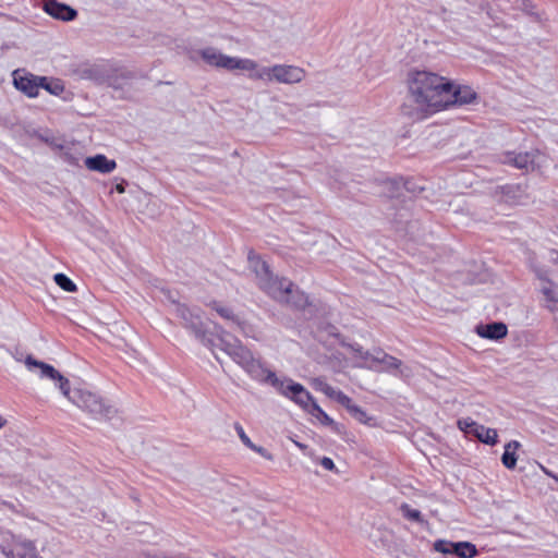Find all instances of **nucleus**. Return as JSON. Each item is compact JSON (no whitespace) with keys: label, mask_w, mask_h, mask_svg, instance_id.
I'll use <instances>...</instances> for the list:
<instances>
[{"label":"nucleus","mask_w":558,"mask_h":558,"mask_svg":"<svg viewBox=\"0 0 558 558\" xmlns=\"http://www.w3.org/2000/svg\"><path fill=\"white\" fill-rule=\"evenodd\" d=\"M372 363L381 365L380 371L399 375L403 379H409L413 376V369L410 366L403 365L401 360L386 353L381 349L374 350Z\"/></svg>","instance_id":"nucleus-9"},{"label":"nucleus","mask_w":558,"mask_h":558,"mask_svg":"<svg viewBox=\"0 0 558 558\" xmlns=\"http://www.w3.org/2000/svg\"><path fill=\"white\" fill-rule=\"evenodd\" d=\"M14 86L28 97L38 95L40 85L46 82V76H35L33 74L20 75L19 71L13 73Z\"/></svg>","instance_id":"nucleus-12"},{"label":"nucleus","mask_w":558,"mask_h":558,"mask_svg":"<svg viewBox=\"0 0 558 558\" xmlns=\"http://www.w3.org/2000/svg\"><path fill=\"white\" fill-rule=\"evenodd\" d=\"M218 347L227 353L233 362H235L251 378L270 385L278 392L283 389L287 377L279 378L275 372L266 368L264 364L255 359L251 350L244 347L239 340H228L223 336H219L217 341L210 347Z\"/></svg>","instance_id":"nucleus-4"},{"label":"nucleus","mask_w":558,"mask_h":558,"mask_svg":"<svg viewBox=\"0 0 558 558\" xmlns=\"http://www.w3.org/2000/svg\"><path fill=\"white\" fill-rule=\"evenodd\" d=\"M400 510L404 518H407L410 521H415L418 523L424 522L422 514L418 510L412 509L408 504H402L400 506Z\"/></svg>","instance_id":"nucleus-29"},{"label":"nucleus","mask_w":558,"mask_h":558,"mask_svg":"<svg viewBox=\"0 0 558 558\" xmlns=\"http://www.w3.org/2000/svg\"><path fill=\"white\" fill-rule=\"evenodd\" d=\"M452 554L459 558H473L477 555V549L474 544L469 542L452 543Z\"/></svg>","instance_id":"nucleus-23"},{"label":"nucleus","mask_w":558,"mask_h":558,"mask_svg":"<svg viewBox=\"0 0 558 558\" xmlns=\"http://www.w3.org/2000/svg\"><path fill=\"white\" fill-rule=\"evenodd\" d=\"M272 72L274 81L282 84L299 83L305 76L304 70L295 65L276 64Z\"/></svg>","instance_id":"nucleus-13"},{"label":"nucleus","mask_w":558,"mask_h":558,"mask_svg":"<svg viewBox=\"0 0 558 558\" xmlns=\"http://www.w3.org/2000/svg\"><path fill=\"white\" fill-rule=\"evenodd\" d=\"M550 311H555L556 307L555 306H549Z\"/></svg>","instance_id":"nucleus-43"},{"label":"nucleus","mask_w":558,"mask_h":558,"mask_svg":"<svg viewBox=\"0 0 558 558\" xmlns=\"http://www.w3.org/2000/svg\"><path fill=\"white\" fill-rule=\"evenodd\" d=\"M133 77L134 74L126 68L108 63L105 85L119 89Z\"/></svg>","instance_id":"nucleus-14"},{"label":"nucleus","mask_w":558,"mask_h":558,"mask_svg":"<svg viewBox=\"0 0 558 558\" xmlns=\"http://www.w3.org/2000/svg\"><path fill=\"white\" fill-rule=\"evenodd\" d=\"M40 87L56 96L61 95L64 90V85L60 80H49L48 77H46V82Z\"/></svg>","instance_id":"nucleus-27"},{"label":"nucleus","mask_w":558,"mask_h":558,"mask_svg":"<svg viewBox=\"0 0 558 558\" xmlns=\"http://www.w3.org/2000/svg\"><path fill=\"white\" fill-rule=\"evenodd\" d=\"M85 166L92 170L100 173H110L117 168L113 159H108L105 155L98 154L85 159Z\"/></svg>","instance_id":"nucleus-19"},{"label":"nucleus","mask_w":558,"mask_h":558,"mask_svg":"<svg viewBox=\"0 0 558 558\" xmlns=\"http://www.w3.org/2000/svg\"><path fill=\"white\" fill-rule=\"evenodd\" d=\"M409 95L402 106V113L413 120H421L429 112L444 109L447 80L436 73L413 70L408 73Z\"/></svg>","instance_id":"nucleus-1"},{"label":"nucleus","mask_w":558,"mask_h":558,"mask_svg":"<svg viewBox=\"0 0 558 558\" xmlns=\"http://www.w3.org/2000/svg\"><path fill=\"white\" fill-rule=\"evenodd\" d=\"M125 184H126V183H125L124 181H122V182L118 183V184L114 186V190H116L118 193L122 194V193H124V192H125Z\"/></svg>","instance_id":"nucleus-38"},{"label":"nucleus","mask_w":558,"mask_h":558,"mask_svg":"<svg viewBox=\"0 0 558 558\" xmlns=\"http://www.w3.org/2000/svg\"><path fill=\"white\" fill-rule=\"evenodd\" d=\"M320 465L328 471L338 473V470H337L333 461L328 457H324L320 459Z\"/></svg>","instance_id":"nucleus-36"},{"label":"nucleus","mask_w":558,"mask_h":558,"mask_svg":"<svg viewBox=\"0 0 558 558\" xmlns=\"http://www.w3.org/2000/svg\"><path fill=\"white\" fill-rule=\"evenodd\" d=\"M520 442L517 440H511L505 446V451L501 456V462L502 464L509 469L512 470L517 465V454L515 450L520 448Z\"/></svg>","instance_id":"nucleus-21"},{"label":"nucleus","mask_w":558,"mask_h":558,"mask_svg":"<svg viewBox=\"0 0 558 558\" xmlns=\"http://www.w3.org/2000/svg\"><path fill=\"white\" fill-rule=\"evenodd\" d=\"M250 268L256 276L258 287L275 301L295 308L308 305V296L286 279L272 275L268 264L258 256H248Z\"/></svg>","instance_id":"nucleus-3"},{"label":"nucleus","mask_w":558,"mask_h":558,"mask_svg":"<svg viewBox=\"0 0 558 558\" xmlns=\"http://www.w3.org/2000/svg\"><path fill=\"white\" fill-rule=\"evenodd\" d=\"M175 314L182 320L183 326L191 330L206 347H211L214 344V340L207 335L199 308H191L185 304H177Z\"/></svg>","instance_id":"nucleus-7"},{"label":"nucleus","mask_w":558,"mask_h":558,"mask_svg":"<svg viewBox=\"0 0 558 558\" xmlns=\"http://www.w3.org/2000/svg\"><path fill=\"white\" fill-rule=\"evenodd\" d=\"M247 448H250L251 450L257 452L263 458H265V459H267L269 461L274 460V456L267 449H265L264 447L257 446V445L252 442V445L248 446Z\"/></svg>","instance_id":"nucleus-35"},{"label":"nucleus","mask_w":558,"mask_h":558,"mask_svg":"<svg viewBox=\"0 0 558 558\" xmlns=\"http://www.w3.org/2000/svg\"><path fill=\"white\" fill-rule=\"evenodd\" d=\"M210 306L220 317L229 322L231 325H234L244 335H248V329H251V326L246 322L242 320L239 316L234 315L230 307L223 306L217 301L211 302Z\"/></svg>","instance_id":"nucleus-16"},{"label":"nucleus","mask_w":558,"mask_h":558,"mask_svg":"<svg viewBox=\"0 0 558 558\" xmlns=\"http://www.w3.org/2000/svg\"><path fill=\"white\" fill-rule=\"evenodd\" d=\"M25 364L28 368L38 367L41 377L57 381L64 397L95 418H110L114 413L113 408L100 396L84 389H74L71 391L69 379L61 375L52 365L37 361L32 355L25 359Z\"/></svg>","instance_id":"nucleus-2"},{"label":"nucleus","mask_w":558,"mask_h":558,"mask_svg":"<svg viewBox=\"0 0 558 558\" xmlns=\"http://www.w3.org/2000/svg\"><path fill=\"white\" fill-rule=\"evenodd\" d=\"M541 280V291L545 299L550 303L558 304V286L543 278Z\"/></svg>","instance_id":"nucleus-24"},{"label":"nucleus","mask_w":558,"mask_h":558,"mask_svg":"<svg viewBox=\"0 0 558 558\" xmlns=\"http://www.w3.org/2000/svg\"><path fill=\"white\" fill-rule=\"evenodd\" d=\"M451 546L452 542H447L444 539L436 541L434 544L435 550L442 554H452Z\"/></svg>","instance_id":"nucleus-33"},{"label":"nucleus","mask_w":558,"mask_h":558,"mask_svg":"<svg viewBox=\"0 0 558 558\" xmlns=\"http://www.w3.org/2000/svg\"><path fill=\"white\" fill-rule=\"evenodd\" d=\"M53 280L66 292H75L77 290L76 284L64 274H56Z\"/></svg>","instance_id":"nucleus-26"},{"label":"nucleus","mask_w":558,"mask_h":558,"mask_svg":"<svg viewBox=\"0 0 558 558\" xmlns=\"http://www.w3.org/2000/svg\"><path fill=\"white\" fill-rule=\"evenodd\" d=\"M5 558H36L37 551L33 542L22 541L14 544L12 549L2 550Z\"/></svg>","instance_id":"nucleus-18"},{"label":"nucleus","mask_w":558,"mask_h":558,"mask_svg":"<svg viewBox=\"0 0 558 558\" xmlns=\"http://www.w3.org/2000/svg\"><path fill=\"white\" fill-rule=\"evenodd\" d=\"M404 187L408 190V191H411V192H414V185H412V183L410 181H407L404 183Z\"/></svg>","instance_id":"nucleus-41"},{"label":"nucleus","mask_w":558,"mask_h":558,"mask_svg":"<svg viewBox=\"0 0 558 558\" xmlns=\"http://www.w3.org/2000/svg\"><path fill=\"white\" fill-rule=\"evenodd\" d=\"M234 429L239 436V438L241 439V441L246 446H251L252 445V440L250 439V437L245 434L243 427L241 426L240 423H234Z\"/></svg>","instance_id":"nucleus-34"},{"label":"nucleus","mask_w":558,"mask_h":558,"mask_svg":"<svg viewBox=\"0 0 558 558\" xmlns=\"http://www.w3.org/2000/svg\"><path fill=\"white\" fill-rule=\"evenodd\" d=\"M342 345L347 347L348 349H350L356 356H359L363 361H365V362L371 361L372 362V355L374 354V352H369V351L364 350L357 343H342Z\"/></svg>","instance_id":"nucleus-28"},{"label":"nucleus","mask_w":558,"mask_h":558,"mask_svg":"<svg viewBox=\"0 0 558 558\" xmlns=\"http://www.w3.org/2000/svg\"><path fill=\"white\" fill-rule=\"evenodd\" d=\"M7 423V421L0 416V428L4 426V424Z\"/></svg>","instance_id":"nucleus-42"},{"label":"nucleus","mask_w":558,"mask_h":558,"mask_svg":"<svg viewBox=\"0 0 558 558\" xmlns=\"http://www.w3.org/2000/svg\"><path fill=\"white\" fill-rule=\"evenodd\" d=\"M501 161L506 165L529 172L539 169L546 161V157L538 150L525 153L507 151L502 155Z\"/></svg>","instance_id":"nucleus-8"},{"label":"nucleus","mask_w":558,"mask_h":558,"mask_svg":"<svg viewBox=\"0 0 558 558\" xmlns=\"http://www.w3.org/2000/svg\"><path fill=\"white\" fill-rule=\"evenodd\" d=\"M350 414L357 420L359 422L366 423L369 418L366 414V412L360 408L359 405L354 404L350 410Z\"/></svg>","instance_id":"nucleus-32"},{"label":"nucleus","mask_w":558,"mask_h":558,"mask_svg":"<svg viewBox=\"0 0 558 558\" xmlns=\"http://www.w3.org/2000/svg\"><path fill=\"white\" fill-rule=\"evenodd\" d=\"M108 63L95 64L84 70V77L98 85H105Z\"/></svg>","instance_id":"nucleus-22"},{"label":"nucleus","mask_w":558,"mask_h":558,"mask_svg":"<svg viewBox=\"0 0 558 558\" xmlns=\"http://www.w3.org/2000/svg\"><path fill=\"white\" fill-rule=\"evenodd\" d=\"M500 201L510 205L521 203L525 197V191L520 184H508L500 187Z\"/></svg>","instance_id":"nucleus-20"},{"label":"nucleus","mask_w":558,"mask_h":558,"mask_svg":"<svg viewBox=\"0 0 558 558\" xmlns=\"http://www.w3.org/2000/svg\"><path fill=\"white\" fill-rule=\"evenodd\" d=\"M279 393L295 402L303 410L317 418L323 425L331 427L337 426L335 421L315 402L312 395L304 388L303 385L289 378L283 385V389L280 390Z\"/></svg>","instance_id":"nucleus-5"},{"label":"nucleus","mask_w":558,"mask_h":558,"mask_svg":"<svg viewBox=\"0 0 558 558\" xmlns=\"http://www.w3.org/2000/svg\"><path fill=\"white\" fill-rule=\"evenodd\" d=\"M202 59L211 66L222 68L227 70H242L250 71L256 69V62L251 59H241L236 57H229L221 53L214 47H207L199 50Z\"/></svg>","instance_id":"nucleus-6"},{"label":"nucleus","mask_w":558,"mask_h":558,"mask_svg":"<svg viewBox=\"0 0 558 558\" xmlns=\"http://www.w3.org/2000/svg\"><path fill=\"white\" fill-rule=\"evenodd\" d=\"M458 426L461 430H463L466 434L473 435L483 444L489 446H494L497 444L498 435L497 430L494 428L485 427L484 425H481L469 417L459 420Z\"/></svg>","instance_id":"nucleus-10"},{"label":"nucleus","mask_w":558,"mask_h":558,"mask_svg":"<svg viewBox=\"0 0 558 558\" xmlns=\"http://www.w3.org/2000/svg\"><path fill=\"white\" fill-rule=\"evenodd\" d=\"M446 96H444V109L450 105H468L476 99V93L469 86H454L447 80Z\"/></svg>","instance_id":"nucleus-11"},{"label":"nucleus","mask_w":558,"mask_h":558,"mask_svg":"<svg viewBox=\"0 0 558 558\" xmlns=\"http://www.w3.org/2000/svg\"><path fill=\"white\" fill-rule=\"evenodd\" d=\"M250 72H251L250 77L253 80H263V81H267V82L274 81L272 66L258 68V65L256 64V69L250 70Z\"/></svg>","instance_id":"nucleus-25"},{"label":"nucleus","mask_w":558,"mask_h":558,"mask_svg":"<svg viewBox=\"0 0 558 558\" xmlns=\"http://www.w3.org/2000/svg\"><path fill=\"white\" fill-rule=\"evenodd\" d=\"M331 399H335L341 405L347 408L348 411L354 405V403H352L351 398L343 393L341 390H337Z\"/></svg>","instance_id":"nucleus-30"},{"label":"nucleus","mask_w":558,"mask_h":558,"mask_svg":"<svg viewBox=\"0 0 558 558\" xmlns=\"http://www.w3.org/2000/svg\"><path fill=\"white\" fill-rule=\"evenodd\" d=\"M543 472L548 475L549 477L554 478L556 482H558V475L554 474L551 471L547 470L546 468L542 466Z\"/></svg>","instance_id":"nucleus-39"},{"label":"nucleus","mask_w":558,"mask_h":558,"mask_svg":"<svg viewBox=\"0 0 558 558\" xmlns=\"http://www.w3.org/2000/svg\"><path fill=\"white\" fill-rule=\"evenodd\" d=\"M165 295L169 302L174 305V312L177 313V304H180L170 291H165Z\"/></svg>","instance_id":"nucleus-37"},{"label":"nucleus","mask_w":558,"mask_h":558,"mask_svg":"<svg viewBox=\"0 0 558 558\" xmlns=\"http://www.w3.org/2000/svg\"><path fill=\"white\" fill-rule=\"evenodd\" d=\"M476 333L482 338L499 340L507 336L508 328L506 324L501 322H493L486 325L481 324L476 326Z\"/></svg>","instance_id":"nucleus-17"},{"label":"nucleus","mask_w":558,"mask_h":558,"mask_svg":"<svg viewBox=\"0 0 558 558\" xmlns=\"http://www.w3.org/2000/svg\"><path fill=\"white\" fill-rule=\"evenodd\" d=\"M366 366H367L368 368H374V366H373V365H366Z\"/></svg>","instance_id":"nucleus-44"},{"label":"nucleus","mask_w":558,"mask_h":558,"mask_svg":"<svg viewBox=\"0 0 558 558\" xmlns=\"http://www.w3.org/2000/svg\"><path fill=\"white\" fill-rule=\"evenodd\" d=\"M294 445L300 448L301 450L305 451L307 449V446L305 444L299 442L296 440H293Z\"/></svg>","instance_id":"nucleus-40"},{"label":"nucleus","mask_w":558,"mask_h":558,"mask_svg":"<svg viewBox=\"0 0 558 558\" xmlns=\"http://www.w3.org/2000/svg\"><path fill=\"white\" fill-rule=\"evenodd\" d=\"M315 385L320 391H323L329 398H332L337 391V389H335L329 384L319 378L315 379Z\"/></svg>","instance_id":"nucleus-31"},{"label":"nucleus","mask_w":558,"mask_h":558,"mask_svg":"<svg viewBox=\"0 0 558 558\" xmlns=\"http://www.w3.org/2000/svg\"><path fill=\"white\" fill-rule=\"evenodd\" d=\"M44 10L53 19L61 21H73L77 16V11L72 7L58 2L57 0H45Z\"/></svg>","instance_id":"nucleus-15"}]
</instances>
